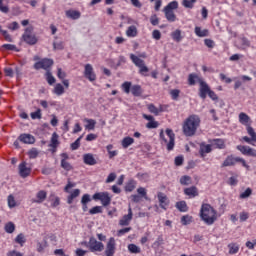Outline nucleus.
Here are the masks:
<instances>
[{
	"instance_id": "nucleus-15",
	"label": "nucleus",
	"mask_w": 256,
	"mask_h": 256,
	"mask_svg": "<svg viewBox=\"0 0 256 256\" xmlns=\"http://www.w3.org/2000/svg\"><path fill=\"white\" fill-rule=\"evenodd\" d=\"M211 88L209 87V84L205 82L204 80L200 81V88H199V96L201 99H207V95L209 94V91Z\"/></svg>"
},
{
	"instance_id": "nucleus-33",
	"label": "nucleus",
	"mask_w": 256,
	"mask_h": 256,
	"mask_svg": "<svg viewBox=\"0 0 256 256\" xmlns=\"http://www.w3.org/2000/svg\"><path fill=\"white\" fill-rule=\"evenodd\" d=\"M81 195V190L75 189L73 190L70 195L68 196L67 203L71 205L73 203V200L77 199V197Z\"/></svg>"
},
{
	"instance_id": "nucleus-13",
	"label": "nucleus",
	"mask_w": 256,
	"mask_h": 256,
	"mask_svg": "<svg viewBox=\"0 0 256 256\" xmlns=\"http://www.w3.org/2000/svg\"><path fill=\"white\" fill-rule=\"evenodd\" d=\"M18 171L20 177H23V179L31 175V167L27 166V162L20 163L18 166Z\"/></svg>"
},
{
	"instance_id": "nucleus-30",
	"label": "nucleus",
	"mask_w": 256,
	"mask_h": 256,
	"mask_svg": "<svg viewBox=\"0 0 256 256\" xmlns=\"http://www.w3.org/2000/svg\"><path fill=\"white\" fill-rule=\"evenodd\" d=\"M194 33L197 37H209V30L201 29L199 26L194 28Z\"/></svg>"
},
{
	"instance_id": "nucleus-12",
	"label": "nucleus",
	"mask_w": 256,
	"mask_h": 256,
	"mask_svg": "<svg viewBox=\"0 0 256 256\" xmlns=\"http://www.w3.org/2000/svg\"><path fill=\"white\" fill-rule=\"evenodd\" d=\"M117 243L115 242V238H110L107 245H106V250H105V255L106 256H113L115 255Z\"/></svg>"
},
{
	"instance_id": "nucleus-29",
	"label": "nucleus",
	"mask_w": 256,
	"mask_h": 256,
	"mask_svg": "<svg viewBox=\"0 0 256 256\" xmlns=\"http://www.w3.org/2000/svg\"><path fill=\"white\" fill-rule=\"evenodd\" d=\"M66 17H68V19H73L75 21L81 18V12L77 10H68L66 11Z\"/></svg>"
},
{
	"instance_id": "nucleus-26",
	"label": "nucleus",
	"mask_w": 256,
	"mask_h": 256,
	"mask_svg": "<svg viewBox=\"0 0 256 256\" xmlns=\"http://www.w3.org/2000/svg\"><path fill=\"white\" fill-rule=\"evenodd\" d=\"M35 65H53V59L49 58H39V56H34Z\"/></svg>"
},
{
	"instance_id": "nucleus-50",
	"label": "nucleus",
	"mask_w": 256,
	"mask_h": 256,
	"mask_svg": "<svg viewBox=\"0 0 256 256\" xmlns=\"http://www.w3.org/2000/svg\"><path fill=\"white\" fill-rule=\"evenodd\" d=\"M128 251H130V253H141V248H139V246L135 245V244H129L128 245Z\"/></svg>"
},
{
	"instance_id": "nucleus-10",
	"label": "nucleus",
	"mask_w": 256,
	"mask_h": 256,
	"mask_svg": "<svg viewBox=\"0 0 256 256\" xmlns=\"http://www.w3.org/2000/svg\"><path fill=\"white\" fill-rule=\"evenodd\" d=\"M236 149L238 151H240V153H242V155H247L248 157H256V149L255 148H251L250 146L238 145L236 147Z\"/></svg>"
},
{
	"instance_id": "nucleus-47",
	"label": "nucleus",
	"mask_w": 256,
	"mask_h": 256,
	"mask_svg": "<svg viewBox=\"0 0 256 256\" xmlns=\"http://www.w3.org/2000/svg\"><path fill=\"white\" fill-rule=\"evenodd\" d=\"M28 157L30 159H37V157H39V150H37V148H32L28 151Z\"/></svg>"
},
{
	"instance_id": "nucleus-59",
	"label": "nucleus",
	"mask_w": 256,
	"mask_h": 256,
	"mask_svg": "<svg viewBox=\"0 0 256 256\" xmlns=\"http://www.w3.org/2000/svg\"><path fill=\"white\" fill-rule=\"evenodd\" d=\"M138 195H141V197H144V199H147V190L143 187H140L137 189Z\"/></svg>"
},
{
	"instance_id": "nucleus-1",
	"label": "nucleus",
	"mask_w": 256,
	"mask_h": 256,
	"mask_svg": "<svg viewBox=\"0 0 256 256\" xmlns=\"http://www.w3.org/2000/svg\"><path fill=\"white\" fill-rule=\"evenodd\" d=\"M201 125V118L197 114H192L188 116L183 124H182V131L185 137H193L195 133H197V129H199Z\"/></svg>"
},
{
	"instance_id": "nucleus-35",
	"label": "nucleus",
	"mask_w": 256,
	"mask_h": 256,
	"mask_svg": "<svg viewBox=\"0 0 256 256\" xmlns=\"http://www.w3.org/2000/svg\"><path fill=\"white\" fill-rule=\"evenodd\" d=\"M137 27L135 25H131L126 30L127 37H137Z\"/></svg>"
},
{
	"instance_id": "nucleus-40",
	"label": "nucleus",
	"mask_w": 256,
	"mask_h": 256,
	"mask_svg": "<svg viewBox=\"0 0 256 256\" xmlns=\"http://www.w3.org/2000/svg\"><path fill=\"white\" fill-rule=\"evenodd\" d=\"M107 152L109 154V159H113V157H117V150H113V145L109 144L108 146H106Z\"/></svg>"
},
{
	"instance_id": "nucleus-43",
	"label": "nucleus",
	"mask_w": 256,
	"mask_h": 256,
	"mask_svg": "<svg viewBox=\"0 0 256 256\" xmlns=\"http://www.w3.org/2000/svg\"><path fill=\"white\" fill-rule=\"evenodd\" d=\"M131 82L126 81L121 85V89L124 91V93H126L127 95H129L131 93Z\"/></svg>"
},
{
	"instance_id": "nucleus-34",
	"label": "nucleus",
	"mask_w": 256,
	"mask_h": 256,
	"mask_svg": "<svg viewBox=\"0 0 256 256\" xmlns=\"http://www.w3.org/2000/svg\"><path fill=\"white\" fill-rule=\"evenodd\" d=\"M135 143V139L132 137H125L122 139L121 145L123 149H127L128 147H131Z\"/></svg>"
},
{
	"instance_id": "nucleus-9",
	"label": "nucleus",
	"mask_w": 256,
	"mask_h": 256,
	"mask_svg": "<svg viewBox=\"0 0 256 256\" xmlns=\"http://www.w3.org/2000/svg\"><path fill=\"white\" fill-rule=\"evenodd\" d=\"M248 136L242 137V140L245 141V143H248L249 145H253V143H256V132L255 129H253L251 126L246 127Z\"/></svg>"
},
{
	"instance_id": "nucleus-14",
	"label": "nucleus",
	"mask_w": 256,
	"mask_h": 256,
	"mask_svg": "<svg viewBox=\"0 0 256 256\" xmlns=\"http://www.w3.org/2000/svg\"><path fill=\"white\" fill-rule=\"evenodd\" d=\"M61 167L64 171H73V165L69 163V155L67 153L61 154Z\"/></svg>"
},
{
	"instance_id": "nucleus-54",
	"label": "nucleus",
	"mask_w": 256,
	"mask_h": 256,
	"mask_svg": "<svg viewBox=\"0 0 256 256\" xmlns=\"http://www.w3.org/2000/svg\"><path fill=\"white\" fill-rule=\"evenodd\" d=\"M5 231L6 233H13L15 231V224L13 222H8L5 225Z\"/></svg>"
},
{
	"instance_id": "nucleus-63",
	"label": "nucleus",
	"mask_w": 256,
	"mask_h": 256,
	"mask_svg": "<svg viewBox=\"0 0 256 256\" xmlns=\"http://www.w3.org/2000/svg\"><path fill=\"white\" fill-rule=\"evenodd\" d=\"M247 219H249L248 212H241L240 213V221L244 222V221H247Z\"/></svg>"
},
{
	"instance_id": "nucleus-55",
	"label": "nucleus",
	"mask_w": 256,
	"mask_h": 256,
	"mask_svg": "<svg viewBox=\"0 0 256 256\" xmlns=\"http://www.w3.org/2000/svg\"><path fill=\"white\" fill-rule=\"evenodd\" d=\"M25 235L23 234H19L16 238H15V242L18 243L21 247H23V245H25Z\"/></svg>"
},
{
	"instance_id": "nucleus-31",
	"label": "nucleus",
	"mask_w": 256,
	"mask_h": 256,
	"mask_svg": "<svg viewBox=\"0 0 256 256\" xmlns=\"http://www.w3.org/2000/svg\"><path fill=\"white\" fill-rule=\"evenodd\" d=\"M130 91L134 97H141L143 95V88L140 85H133Z\"/></svg>"
},
{
	"instance_id": "nucleus-16",
	"label": "nucleus",
	"mask_w": 256,
	"mask_h": 256,
	"mask_svg": "<svg viewBox=\"0 0 256 256\" xmlns=\"http://www.w3.org/2000/svg\"><path fill=\"white\" fill-rule=\"evenodd\" d=\"M157 197L161 209L166 211V209L169 207V198L163 192H158Z\"/></svg>"
},
{
	"instance_id": "nucleus-32",
	"label": "nucleus",
	"mask_w": 256,
	"mask_h": 256,
	"mask_svg": "<svg viewBox=\"0 0 256 256\" xmlns=\"http://www.w3.org/2000/svg\"><path fill=\"white\" fill-rule=\"evenodd\" d=\"M50 147H52V149H57V147H59V134H57V132L52 134Z\"/></svg>"
},
{
	"instance_id": "nucleus-24",
	"label": "nucleus",
	"mask_w": 256,
	"mask_h": 256,
	"mask_svg": "<svg viewBox=\"0 0 256 256\" xmlns=\"http://www.w3.org/2000/svg\"><path fill=\"white\" fill-rule=\"evenodd\" d=\"M184 193L190 197L191 199H193V197H198L199 196V190H197V187L195 186H191L189 188H185L184 189Z\"/></svg>"
},
{
	"instance_id": "nucleus-42",
	"label": "nucleus",
	"mask_w": 256,
	"mask_h": 256,
	"mask_svg": "<svg viewBox=\"0 0 256 256\" xmlns=\"http://www.w3.org/2000/svg\"><path fill=\"white\" fill-rule=\"evenodd\" d=\"M176 208L178 211H181L183 213H185V211H187V202L185 201H180L176 203Z\"/></svg>"
},
{
	"instance_id": "nucleus-52",
	"label": "nucleus",
	"mask_w": 256,
	"mask_h": 256,
	"mask_svg": "<svg viewBox=\"0 0 256 256\" xmlns=\"http://www.w3.org/2000/svg\"><path fill=\"white\" fill-rule=\"evenodd\" d=\"M8 207H10V209L17 207V202L15 201V197L13 195L8 196Z\"/></svg>"
},
{
	"instance_id": "nucleus-5",
	"label": "nucleus",
	"mask_w": 256,
	"mask_h": 256,
	"mask_svg": "<svg viewBox=\"0 0 256 256\" xmlns=\"http://www.w3.org/2000/svg\"><path fill=\"white\" fill-rule=\"evenodd\" d=\"M237 163H241L242 167H245L247 171H249L250 166L247 164V161L243 159L242 157H235L233 155H229L226 157V159L222 163V167H235Z\"/></svg>"
},
{
	"instance_id": "nucleus-41",
	"label": "nucleus",
	"mask_w": 256,
	"mask_h": 256,
	"mask_svg": "<svg viewBox=\"0 0 256 256\" xmlns=\"http://www.w3.org/2000/svg\"><path fill=\"white\" fill-rule=\"evenodd\" d=\"M195 3H197V0H183L182 5L186 9H193Z\"/></svg>"
},
{
	"instance_id": "nucleus-45",
	"label": "nucleus",
	"mask_w": 256,
	"mask_h": 256,
	"mask_svg": "<svg viewBox=\"0 0 256 256\" xmlns=\"http://www.w3.org/2000/svg\"><path fill=\"white\" fill-rule=\"evenodd\" d=\"M2 49H5L6 51H16V53H19V49L15 44H3Z\"/></svg>"
},
{
	"instance_id": "nucleus-57",
	"label": "nucleus",
	"mask_w": 256,
	"mask_h": 256,
	"mask_svg": "<svg viewBox=\"0 0 256 256\" xmlns=\"http://www.w3.org/2000/svg\"><path fill=\"white\" fill-rule=\"evenodd\" d=\"M46 80L49 85H53L55 83V77H53V74L51 72H46Z\"/></svg>"
},
{
	"instance_id": "nucleus-6",
	"label": "nucleus",
	"mask_w": 256,
	"mask_h": 256,
	"mask_svg": "<svg viewBox=\"0 0 256 256\" xmlns=\"http://www.w3.org/2000/svg\"><path fill=\"white\" fill-rule=\"evenodd\" d=\"M22 39H23L24 43H27V45H36L37 37L35 36V34H33L32 27H28L24 30Z\"/></svg>"
},
{
	"instance_id": "nucleus-18",
	"label": "nucleus",
	"mask_w": 256,
	"mask_h": 256,
	"mask_svg": "<svg viewBox=\"0 0 256 256\" xmlns=\"http://www.w3.org/2000/svg\"><path fill=\"white\" fill-rule=\"evenodd\" d=\"M143 119H146V121H149L146 124L147 129H157L159 127V122L155 121V118L152 115L143 114Z\"/></svg>"
},
{
	"instance_id": "nucleus-19",
	"label": "nucleus",
	"mask_w": 256,
	"mask_h": 256,
	"mask_svg": "<svg viewBox=\"0 0 256 256\" xmlns=\"http://www.w3.org/2000/svg\"><path fill=\"white\" fill-rule=\"evenodd\" d=\"M211 151H213V145L206 143L200 144L199 154L203 159L204 157H207V154L211 153Z\"/></svg>"
},
{
	"instance_id": "nucleus-7",
	"label": "nucleus",
	"mask_w": 256,
	"mask_h": 256,
	"mask_svg": "<svg viewBox=\"0 0 256 256\" xmlns=\"http://www.w3.org/2000/svg\"><path fill=\"white\" fill-rule=\"evenodd\" d=\"M94 201H101L103 207H108L111 205V196H109V192H98L92 196Z\"/></svg>"
},
{
	"instance_id": "nucleus-25",
	"label": "nucleus",
	"mask_w": 256,
	"mask_h": 256,
	"mask_svg": "<svg viewBox=\"0 0 256 256\" xmlns=\"http://www.w3.org/2000/svg\"><path fill=\"white\" fill-rule=\"evenodd\" d=\"M83 161L85 165H97V160H95V156H93L91 153L84 154Z\"/></svg>"
},
{
	"instance_id": "nucleus-4",
	"label": "nucleus",
	"mask_w": 256,
	"mask_h": 256,
	"mask_svg": "<svg viewBox=\"0 0 256 256\" xmlns=\"http://www.w3.org/2000/svg\"><path fill=\"white\" fill-rule=\"evenodd\" d=\"M175 9H179V2L177 1H172L169 2L167 6L164 7L163 12L164 15L167 19V21H169V23H175V21H177V15H175Z\"/></svg>"
},
{
	"instance_id": "nucleus-27",
	"label": "nucleus",
	"mask_w": 256,
	"mask_h": 256,
	"mask_svg": "<svg viewBox=\"0 0 256 256\" xmlns=\"http://www.w3.org/2000/svg\"><path fill=\"white\" fill-rule=\"evenodd\" d=\"M84 123H86L85 125V129L87 131H94L95 130V126L97 125V121H95L94 119H89V118H85Z\"/></svg>"
},
{
	"instance_id": "nucleus-48",
	"label": "nucleus",
	"mask_w": 256,
	"mask_h": 256,
	"mask_svg": "<svg viewBox=\"0 0 256 256\" xmlns=\"http://www.w3.org/2000/svg\"><path fill=\"white\" fill-rule=\"evenodd\" d=\"M191 183H192L191 176L185 175L180 178L181 185H191Z\"/></svg>"
},
{
	"instance_id": "nucleus-49",
	"label": "nucleus",
	"mask_w": 256,
	"mask_h": 256,
	"mask_svg": "<svg viewBox=\"0 0 256 256\" xmlns=\"http://www.w3.org/2000/svg\"><path fill=\"white\" fill-rule=\"evenodd\" d=\"M130 59L134 65H143V60H141V58H139L137 55L131 54Z\"/></svg>"
},
{
	"instance_id": "nucleus-58",
	"label": "nucleus",
	"mask_w": 256,
	"mask_h": 256,
	"mask_svg": "<svg viewBox=\"0 0 256 256\" xmlns=\"http://www.w3.org/2000/svg\"><path fill=\"white\" fill-rule=\"evenodd\" d=\"M251 193H253V190H251V188H247L243 193L240 194V199H247V197H251Z\"/></svg>"
},
{
	"instance_id": "nucleus-56",
	"label": "nucleus",
	"mask_w": 256,
	"mask_h": 256,
	"mask_svg": "<svg viewBox=\"0 0 256 256\" xmlns=\"http://www.w3.org/2000/svg\"><path fill=\"white\" fill-rule=\"evenodd\" d=\"M31 119H41L43 117V114H41V109H37L35 112H32L30 114Z\"/></svg>"
},
{
	"instance_id": "nucleus-28",
	"label": "nucleus",
	"mask_w": 256,
	"mask_h": 256,
	"mask_svg": "<svg viewBox=\"0 0 256 256\" xmlns=\"http://www.w3.org/2000/svg\"><path fill=\"white\" fill-rule=\"evenodd\" d=\"M201 81H203L202 78L196 74H190L188 76V84L189 85H196L197 83H199V85H201Z\"/></svg>"
},
{
	"instance_id": "nucleus-53",
	"label": "nucleus",
	"mask_w": 256,
	"mask_h": 256,
	"mask_svg": "<svg viewBox=\"0 0 256 256\" xmlns=\"http://www.w3.org/2000/svg\"><path fill=\"white\" fill-rule=\"evenodd\" d=\"M90 215H97L98 213H103V208L101 206H95L89 210Z\"/></svg>"
},
{
	"instance_id": "nucleus-22",
	"label": "nucleus",
	"mask_w": 256,
	"mask_h": 256,
	"mask_svg": "<svg viewBox=\"0 0 256 256\" xmlns=\"http://www.w3.org/2000/svg\"><path fill=\"white\" fill-rule=\"evenodd\" d=\"M47 199V191L40 190L36 194V198L32 199V203H43Z\"/></svg>"
},
{
	"instance_id": "nucleus-21",
	"label": "nucleus",
	"mask_w": 256,
	"mask_h": 256,
	"mask_svg": "<svg viewBox=\"0 0 256 256\" xmlns=\"http://www.w3.org/2000/svg\"><path fill=\"white\" fill-rule=\"evenodd\" d=\"M19 141L26 145H33V143H35V137L31 134H22L19 136Z\"/></svg>"
},
{
	"instance_id": "nucleus-44",
	"label": "nucleus",
	"mask_w": 256,
	"mask_h": 256,
	"mask_svg": "<svg viewBox=\"0 0 256 256\" xmlns=\"http://www.w3.org/2000/svg\"><path fill=\"white\" fill-rule=\"evenodd\" d=\"M182 225H191L193 223V216L184 215L181 217Z\"/></svg>"
},
{
	"instance_id": "nucleus-60",
	"label": "nucleus",
	"mask_w": 256,
	"mask_h": 256,
	"mask_svg": "<svg viewBox=\"0 0 256 256\" xmlns=\"http://www.w3.org/2000/svg\"><path fill=\"white\" fill-rule=\"evenodd\" d=\"M8 29H10V31H17V29H19V23L12 22L8 24Z\"/></svg>"
},
{
	"instance_id": "nucleus-37",
	"label": "nucleus",
	"mask_w": 256,
	"mask_h": 256,
	"mask_svg": "<svg viewBox=\"0 0 256 256\" xmlns=\"http://www.w3.org/2000/svg\"><path fill=\"white\" fill-rule=\"evenodd\" d=\"M212 145L215 147V149H225V141H223V139L213 140Z\"/></svg>"
},
{
	"instance_id": "nucleus-61",
	"label": "nucleus",
	"mask_w": 256,
	"mask_h": 256,
	"mask_svg": "<svg viewBox=\"0 0 256 256\" xmlns=\"http://www.w3.org/2000/svg\"><path fill=\"white\" fill-rule=\"evenodd\" d=\"M150 23L151 25H153L154 27L159 25V18L157 17V15H153L150 18Z\"/></svg>"
},
{
	"instance_id": "nucleus-64",
	"label": "nucleus",
	"mask_w": 256,
	"mask_h": 256,
	"mask_svg": "<svg viewBox=\"0 0 256 256\" xmlns=\"http://www.w3.org/2000/svg\"><path fill=\"white\" fill-rule=\"evenodd\" d=\"M7 256H23V253L18 252L16 250H11L7 253Z\"/></svg>"
},
{
	"instance_id": "nucleus-17",
	"label": "nucleus",
	"mask_w": 256,
	"mask_h": 256,
	"mask_svg": "<svg viewBox=\"0 0 256 256\" xmlns=\"http://www.w3.org/2000/svg\"><path fill=\"white\" fill-rule=\"evenodd\" d=\"M84 77L88 79V81H91V83L97 80V75L95 74V71H93V67H91V65H87L85 67Z\"/></svg>"
},
{
	"instance_id": "nucleus-3",
	"label": "nucleus",
	"mask_w": 256,
	"mask_h": 256,
	"mask_svg": "<svg viewBox=\"0 0 256 256\" xmlns=\"http://www.w3.org/2000/svg\"><path fill=\"white\" fill-rule=\"evenodd\" d=\"M161 145H165L168 151H173L175 148V133L167 128L166 134L163 130L160 131Z\"/></svg>"
},
{
	"instance_id": "nucleus-62",
	"label": "nucleus",
	"mask_w": 256,
	"mask_h": 256,
	"mask_svg": "<svg viewBox=\"0 0 256 256\" xmlns=\"http://www.w3.org/2000/svg\"><path fill=\"white\" fill-rule=\"evenodd\" d=\"M152 37L153 39H155L156 41H159L161 39V31L159 30H153L152 32Z\"/></svg>"
},
{
	"instance_id": "nucleus-39",
	"label": "nucleus",
	"mask_w": 256,
	"mask_h": 256,
	"mask_svg": "<svg viewBox=\"0 0 256 256\" xmlns=\"http://www.w3.org/2000/svg\"><path fill=\"white\" fill-rule=\"evenodd\" d=\"M135 187H137V182H135V180H130L125 186V191L131 193V191H133Z\"/></svg>"
},
{
	"instance_id": "nucleus-8",
	"label": "nucleus",
	"mask_w": 256,
	"mask_h": 256,
	"mask_svg": "<svg viewBox=\"0 0 256 256\" xmlns=\"http://www.w3.org/2000/svg\"><path fill=\"white\" fill-rule=\"evenodd\" d=\"M88 249H90L92 253H101V251L105 249V245L102 244V242L97 241L95 238H90L88 242Z\"/></svg>"
},
{
	"instance_id": "nucleus-36",
	"label": "nucleus",
	"mask_w": 256,
	"mask_h": 256,
	"mask_svg": "<svg viewBox=\"0 0 256 256\" xmlns=\"http://www.w3.org/2000/svg\"><path fill=\"white\" fill-rule=\"evenodd\" d=\"M171 37L173 41H176V43H180V41L183 39V36H181V30L177 29L174 32H172Z\"/></svg>"
},
{
	"instance_id": "nucleus-20",
	"label": "nucleus",
	"mask_w": 256,
	"mask_h": 256,
	"mask_svg": "<svg viewBox=\"0 0 256 256\" xmlns=\"http://www.w3.org/2000/svg\"><path fill=\"white\" fill-rule=\"evenodd\" d=\"M147 109L149 113H152L153 115H159L160 113H163L165 111V108L163 105H159V107L155 106L154 104H148Z\"/></svg>"
},
{
	"instance_id": "nucleus-11",
	"label": "nucleus",
	"mask_w": 256,
	"mask_h": 256,
	"mask_svg": "<svg viewBox=\"0 0 256 256\" xmlns=\"http://www.w3.org/2000/svg\"><path fill=\"white\" fill-rule=\"evenodd\" d=\"M133 220V210L131 209V206L128 208V214L124 215L120 220H119V225L121 227H127Z\"/></svg>"
},
{
	"instance_id": "nucleus-23",
	"label": "nucleus",
	"mask_w": 256,
	"mask_h": 256,
	"mask_svg": "<svg viewBox=\"0 0 256 256\" xmlns=\"http://www.w3.org/2000/svg\"><path fill=\"white\" fill-rule=\"evenodd\" d=\"M238 119L241 125H245V127L251 126V117H249V115H247L246 113L241 112L238 116Z\"/></svg>"
},
{
	"instance_id": "nucleus-38",
	"label": "nucleus",
	"mask_w": 256,
	"mask_h": 256,
	"mask_svg": "<svg viewBox=\"0 0 256 256\" xmlns=\"http://www.w3.org/2000/svg\"><path fill=\"white\" fill-rule=\"evenodd\" d=\"M228 249L230 255H236V253H239V246L237 243L228 244Z\"/></svg>"
},
{
	"instance_id": "nucleus-51",
	"label": "nucleus",
	"mask_w": 256,
	"mask_h": 256,
	"mask_svg": "<svg viewBox=\"0 0 256 256\" xmlns=\"http://www.w3.org/2000/svg\"><path fill=\"white\" fill-rule=\"evenodd\" d=\"M81 139H83V136H80L75 142L71 144L72 151H77V149L81 147Z\"/></svg>"
},
{
	"instance_id": "nucleus-2",
	"label": "nucleus",
	"mask_w": 256,
	"mask_h": 256,
	"mask_svg": "<svg viewBox=\"0 0 256 256\" xmlns=\"http://www.w3.org/2000/svg\"><path fill=\"white\" fill-rule=\"evenodd\" d=\"M200 217L206 225H213L217 221V211L210 204H202Z\"/></svg>"
},
{
	"instance_id": "nucleus-46",
	"label": "nucleus",
	"mask_w": 256,
	"mask_h": 256,
	"mask_svg": "<svg viewBox=\"0 0 256 256\" xmlns=\"http://www.w3.org/2000/svg\"><path fill=\"white\" fill-rule=\"evenodd\" d=\"M54 93L56 95H63V93H65V88L62 84H56L54 87Z\"/></svg>"
}]
</instances>
